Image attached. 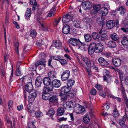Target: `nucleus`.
Here are the masks:
<instances>
[{
	"label": "nucleus",
	"instance_id": "5fc2aeb1",
	"mask_svg": "<svg viewBox=\"0 0 128 128\" xmlns=\"http://www.w3.org/2000/svg\"><path fill=\"white\" fill-rule=\"evenodd\" d=\"M35 98L30 95L28 97V101L30 103L34 101Z\"/></svg>",
	"mask_w": 128,
	"mask_h": 128
},
{
	"label": "nucleus",
	"instance_id": "0e129e2a",
	"mask_svg": "<svg viewBox=\"0 0 128 128\" xmlns=\"http://www.w3.org/2000/svg\"><path fill=\"white\" fill-rule=\"evenodd\" d=\"M90 66H89V67L90 68H92L96 70H97L98 69V68L96 67V66L94 64L93 62L92 63V64H91Z\"/></svg>",
	"mask_w": 128,
	"mask_h": 128
},
{
	"label": "nucleus",
	"instance_id": "6ab92c4d",
	"mask_svg": "<svg viewBox=\"0 0 128 128\" xmlns=\"http://www.w3.org/2000/svg\"><path fill=\"white\" fill-rule=\"evenodd\" d=\"M94 44H91L90 45L88 49V52L89 54L90 55H92L94 53V47L95 45Z\"/></svg>",
	"mask_w": 128,
	"mask_h": 128
},
{
	"label": "nucleus",
	"instance_id": "393cba45",
	"mask_svg": "<svg viewBox=\"0 0 128 128\" xmlns=\"http://www.w3.org/2000/svg\"><path fill=\"white\" fill-rule=\"evenodd\" d=\"M58 100L57 97L56 96H53L51 97H50L49 101V102L54 103L56 102Z\"/></svg>",
	"mask_w": 128,
	"mask_h": 128
},
{
	"label": "nucleus",
	"instance_id": "7c9ffc66",
	"mask_svg": "<svg viewBox=\"0 0 128 128\" xmlns=\"http://www.w3.org/2000/svg\"><path fill=\"white\" fill-rule=\"evenodd\" d=\"M90 114H85L83 118V120L84 122L86 124L88 123L90 120V118H89Z\"/></svg>",
	"mask_w": 128,
	"mask_h": 128
},
{
	"label": "nucleus",
	"instance_id": "1a4fd4ad",
	"mask_svg": "<svg viewBox=\"0 0 128 128\" xmlns=\"http://www.w3.org/2000/svg\"><path fill=\"white\" fill-rule=\"evenodd\" d=\"M79 41L78 39L72 38H70L68 40L69 43L73 46H76L78 44Z\"/></svg>",
	"mask_w": 128,
	"mask_h": 128
},
{
	"label": "nucleus",
	"instance_id": "473e14b6",
	"mask_svg": "<svg viewBox=\"0 0 128 128\" xmlns=\"http://www.w3.org/2000/svg\"><path fill=\"white\" fill-rule=\"evenodd\" d=\"M51 96L50 94H46L43 93L42 96V98L44 100H49L50 96Z\"/></svg>",
	"mask_w": 128,
	"mask_h": 128
},
{
	"label": "nucleus",
	"instance_id": "de8ad7c7",
	"mask_svg": "<svg viewBox=\"0 0 128 128\" xmlns=\"http://www.w3.org/2000/svg\"><path fill=\"white\" fill-rule=\"evenodd\" d=\"M54 114V109L51 108L47 113V114L50 116H53Z\"/></svg>",
	"mask_w": 128,
	"mask_h": 128
},
{
	"label": "nucleus",
	"instance_id": "a19ab883",
	"mask_svg": "<svg viewBox=\"0 0 128 128\" xmlns=\"http://www.w3.org/2000/svg\"><path fill=\"white\" fill-rule=\"evenodd\" d=\"M31 14V10L29 8H27L26 11L25 16L27 17L28 18L30 16Z\"/></svg>",
	"mask_w": 128,
	"mask_h": 128
},
{
	"label": "nucleus",
	"instance_id": "cd10ccee",
	"mask_svg": "<svg viewBox=\"0 0 128 128\" xmlns=\"http://www.w3.org/2000/svg\"><path fill=\"white\" fill-rule=\"evenodd\" d=\"M108 47L112 48H115L116 46V42L111 40L108 42Z\"/></svg>",
	"mask_w": 128,
	"mask_h": 128
},
{
	"label": "nucleus",
	"instance_id": "c9c22d12",
	"mask_svg": "<svg viewBox=\"0 0 128 128\" xmlns=\"http://www.w3.org/2000/svg\"><path fill=\"white\" fill-rule=\"evenodd\" d=\"M118 10L120 11V13L122 16H123L126 12V10L123 6H121L118 9Z\"/></svg>",
	"mask_w": 128,
	"mask_h": 128
},
{
	"label": "nucleus",
	"instance_id": "4be33fe9",
	"mask_svg": "<svg viewBox=\"0 0 128 128\" xmlns=\"http://www.w3.org/2000/svg\"><path fill=\"white\" fill-rule=\"evenodd\" d=\"M51 80L50 78L47 77L45 78L43 80V83L44 85L48 86L52 83Z\"/></svg>",
	"mask_w": 128,
	"mask_h": 128
},
{
	"label": "nucleus",
	"instance_id": "b1692460",
	"mask_svg": "<svg viewBox=\"0 0 128 128\" xmlns=\"http://www.w3.org/2000/svg\"><path fill=\"white\" fill-rule=\"evenodd\" d=\"M53 45L58 49H60L62 46V44L60 41H56L53 43Z\"/></svg>",
	"mask_w": 128,
	"mask_h": 128
},
{
	"label": "nucleus",
	"instance_id": "e2e57ef3",
	"mask_svg": "<svg viewBox=\"0 0 128 128\" xmlns=\"http://www.w3.org/2000/svg\"><path fill=\"white\" fill-rule=\"evenodd\" d=\"M96 90L94 88H92L91 90V94L92 95H94L96 94Z\"/></svg>",
	"mask_w": 128,
	"mask_h": 128
},
{
	"label": "nucleus",
	"instance_id": "bf43d9fd",
	"mask_svg": "<svg viewBox=\"0 0 128 128\" xmlns=\"http://www.w3.org/2000/svg\"><path fill=\"white\" fill-rule=\"evenodd\" d=\"M104 55L107 58H109L112 56V54L110 52H105L104 53Z\"/></svg>",
	"mask_w": 128,
	"mask_h": 128
},
{
	"label": "nucleus",
	"instance_id": "8fccbe9b",
	"mask_svg": "<svg viewBox=\"0 0 128 128\" xmlns=\"http://www.w3.org/2000/svg\"><path fill=\"white\" fill-rule=\"evenodd\" d=\"M35 114L36 117L37 118L41 117L42 116V113L40 111L36 112Z\"/></svg>",
	"mask_w": 128,
	"mask_h": 128
},
{
	"label": "nucleus",
	"instance_id": "ddd939ff",
	"mask_svg": "<svg viewBox=\"0 0 128 128\" xmlns=\"http://www.w3.org/2000/svg\"><path fill=\"white\" fill-rule=\"evenodd\" d=\"M65 108H72L73 102L70 101H68L66 102H65L63 104Z\"/></svg>",
	"mask_w": 128,
	"mask_h": 128
},
{
	"label": "nucleus",
	"instance_id": "69168bd1",
	"mask_svg": "<svg viewBox=\"0 0 128 128\" xmlns=\"http://www.w3.org/2000/svg\"><path fill=\"white\" fill-rule=\"evenodd\" d=\"M124 67L125 74H127L128 73V66L124 65Z\"/></svg>",
	"mask_w": 128,
	"mask_h": 128
},
{
	"label": "nucleus",
	"instance_id": "a211bd4d",
	"mask_svg": "<svg viewBox=\"0 0 128 128\" xmlns=\"http://www.w3.org/2000/svg\"><path fill=\"white\" fill-rule=\"evenodd\" d=\"M46 61L44 59H42L41 60L38 61L36 64L35 66L36 67L40 65H42L44 67H45L46 65Z\"/></svg>",
	"mask_w": 128,
	"mask_h": 128
},
{
	"label": "nucleus",
	"instance_id": "680f3d73",
	"mask_svg": "<svg viewBox=\"0 0 128 128\" xmlns=\"http://www.w3.org/2000/svg\"><path fill=\"white\" fill-rule=\"evenodd\" d=\"M95 87L98 90H101L102 89V86L100 85L97 84L96 85Z\"/></svg>",
	"mask_w": 128,
	"mask_h": 128
},
{
	"label": "nucleus",
	"instance_id": "c85d7f7f",
	"mask_svg": "<svg viewBox=\"0 0 128 128\" xmlns=\"http://www.w3.org/2000/svg\"><path fill=\"white\" fill-rule=\"evenodd\" d=\"M64 108H60L57 110V114L58 116H61L64 114Z\"/></svg>",
	"mask_w": 128,
	"mask_h": 128
},
{
	"label": "nucleus",
	"instance_id": "c756f323",
	"mask_svg": "<svg viewBox=\"0 0 128 128\" xmlns=\"http://www.w3.org/2000/svg\"><path fill=\"white\" fill-rule=\"evenodd\" d=\"M27 111L30 113H32L34 112V110L33 109V106L31 104H28L27 105Z\"/></svg>",
	"mask_w": 128,
	"mask_h": 128
},
{
	"label": "nucleus",
	"instance_id": "58836bf2",
	"mask_svg": "<svg viewBox=\"0 0 128 128\" xmlns=\"http://www.w3.org/2000/svg\"><path fill=\"white\" fill-rule=\"evenodd\" d=\"M80 22L78 20H75L73 22V24L74 26L77 28L80 27Z\"/></svg>",
	"mask_w": 128,
	"mask_h": 128
},
{
	"label": "nucleus",
	"instance_id": "3c124183",
	"mask_svg": "<svg viewBox=\"0 0 128 128\" xmlns=\"http://www.w3.org/2000/svg\"><path fill=\"white\" fill-rule=\"evenodd\" d=\"M72 70L74 74H76L79 72V70L77 66H74L72 68Z\"/></svg>",
	"mask_w": 128,
	"mask_h": 128
},
{
	"label": "nucleus",
	"instance_id": "2eb2a0df",
	"mask_svg": "<svg viewBox=\"0 0 128 128\" xmlns=\"http://www.w3.org/2000/svg\"><path fill=\"white\" fill-rule=\"evenodd\" d=\"M115 25V22L113 20H110L107 22L106 26L108 29H110L113 28Z\"/></svg>",
	"mask_w": 128,
	"mask_h": 128
},
{
	"label": "nucleus",
	"instance_id": "f03ea898",
	"mask_svg": "<svg viewBox=\"0 0 128 128\" xmlns=\"http://www.w3.org/2000/svg\"><path fill=\"white\" fill-rule=\"evenodd\" d=\"M74 109L78 114H82L85 111V108L84 106H82L79 104H76L74 107Z\"/></svg>",
	"mask_w": 128,
	"mask_h": 128
},
{
	"label": "nucleus",
	"instance_id": "f704fd0d",
	"mask_svg": "<svg viewBox=\"0 0 128 128\" xmlns=\"http://www.w3.org/2000/svg\"><path fill=\"white\" fill-rule=\"evenodd\" d=\"M74 81L72 79L68 80L67 82V86L70 87L74 85Z\"/></svg>",
	"mask_w": 128,
	"mask_h": 128
},
{
	"label": "nucleus",
	"instance_id": "37998d69",
	"mask_svg": "<svg viewBox=\"0 0 128 128\" xmlns=\"http://www.w3.org/2000/svg\"><path fill=\"white\" fill-rule=\"evenodd\" d=\"M92 36L94 40L98 39L100 38L98 34L96 32H93L92 34Z\"/></svg>",
	"mask_w": 128,
	"mask_h": 128
},
{
	"label": "nucleus",
	"instance_id": "6e6d98bb",
	"mask_svg": "<svg viewBox=\"0 0 128 128\" xmlns=\"http://www.w3.org/2000/svg\"><path fill=\"white\" fill-rule=\"evenodd\" d=\"M84 21L86 23L89 24H90V23L92 21V20L90 18H86L84 19Z\"/></svg>",
	"mask_w": 128,
	"mask_h": 128
},
{
	"label": "nucleus",
	"instance_id": "774afa93",
	"mask_svg": "<svg viewBox=\"0 0 128 128\" xmlns=\"http://www.w3.org/2000/svg\"><path fill=\"white\" fill-rule=\"evenodd\" d=\"M43 42L41 40H39V42L36 43L37 45L39 46H41L43 44Z\"/></svg>",
	"mask_w": 128,
	"mask_h": 128
},
{
	"label": "nucleus",
	"instance_id": "09e8293b",
	"mask_svg": "<svg viewBox=\"0 0 128 128\" xmlns=\"http://www.w3.org/2000/svg\"><path fill=\"white\" fill-rule=\"evenodd\" d=\"M59 62L62 66H64L67 63V62L66 60L64 59H59Z\"/></svg>",
	"mask_w": 128,
	"mask_h": 128
},
{
	"label": "nucleus",
	"instance_id": "79ce46f5",
	"mask_svg": "<svg viewBox=\"0 0 128 128\" xmlns=\"http://www.w3.org/2000/svg\"><path fill=\"white\" fill-rule=\"evenodd\" d=\"M76 90H75L73 92L71 91L68 93V95L70 97H71V98L74 97L76 96Z\"/></svg>",
	"mask_w": 128,
	"mask_h": 128
},
{
	"label": "nucleus",
	"instance_id": "4c0bfd02",
	"mask_svg": "<svg viewBox=\"0 0 128 128\" xmlns=\"http://www.w3.org/2000/svg\"><path fill=\"white\" fill-rule=\"evenodd\" d=\"M30 36L33 38H35L37 34L36 32L33 29H32L30 31Z\"/></svg>",
	"mask_w": 128,
	"mask_h": 128
},
{
	"label": "nucleus",
	"instance_id": "423d86ee",
	"mask_svg": "<svg viewBox=\"0 0 128 128\" xmlns=\"http://www.w3.org/2000/svg\"><path fill=\"white\" fill-rule=\"evenodd\" d=\"M82 6L83 8L86 10H90L92 6V4L88 1H86L82 2Z\"/></svg>",
	"mask_w": 128,
	"mask_h": 128
},
{
	"label": "nucleus",
	"instance_id": "9b49d317",
	"mask_svg": "<svg viewBox=\"0 0 128 128\" xmlns=\"http://www.w3.org/2000/svg\"><path fill=\"white\" fill-rule=\"evenodd\" d=\"M70 26L69 25L65 24L64 26L62 28V32L65 34H67L70 32Z\"/></svg>",
	"mask_w": 128,
	"mask_h": 128
},
{
	"label": "nucleus",
	"instance_id": "f3484780",
	"mask_svg": "<svg viewBox=\"0 0 128 128\" xmlns=\"http://www.w3.org/2000/svg\"><path fill=\"white\" fill-rule=\"evenodd\" d=\"M108 9L106 8L105 7L102 8L100 11V14L101 15V18H102L103 16H106L108 13Z\"/></svg>",
	"mask_w": 128,
	"mask_h": 128
},
{
	"label": "nucleus",
	"instance_id": "864d4df0",
	"mask_svg": "<svg viewBox=\"0 0 128 128\" xmlns=\"http://www.w3.org/2000/svg\"><path fill=\"white\" fill-rule=\"evenodd\" d=\"M28 126L29 128H36L34 123L32 122H29L28 124Z\"/></svg>",
	"mask_w": 128,
	"mask_h": 128
},
{
	"label": "nucleus",
	"instance_id": "a18cd8bd",
	"mask_svg": "<svg viewBox=\"0 0 128 128\" xmlns=\"http://www.w3.org/2000/svg\"><path fill=\"white\" fill-rule=\"evenodd\" d=\"M14 45L16 54L18 55L19 54V52L18 50V48L19 45V43L18 42H15L14 43Z\"/></svg>",
	"mask_w": 128,
	"mask_h": 128
},
{
	"label": "nucleus",
	"instance_id": "aec40b11",
	"mask_svg": "<svg viewBox=\"0 0 128 128\" xmlns=\"http://www.w3.org/2000/svg\"><path fill=\"white\" fill-rule=\"evenodd\" d=\"M126 116L124 115L122 119H120L119 120L120 124L122 127L124 126V128H126L127 127V126L125 125V122L126 121Z\"/></svg>",
	"mask_w": 128,
	"mask_h": 128
},
{
	"label": "nucleus",
	"instance_id": "f8f14e48",
	"mask_svg": "<svg viewBox=\"0 0 128 128\" xmlns=\"http://www.w3.org/2000/svg\"><path fill=\"white\" fill-rule=\"evenodd\" d=\"M33 89V86L32 82L28 83L25 86V90L28 92H30Z\"/></svg>",
	"mask_w": 128,
	"mask_h": 128
},
{
	"label": "nucleus",
	"instance_id": "39448f33",
	"mask_svg": "<svg viewBox=\"0 0 128 128\" xmlns=\"http://www.w3.org/2000/svg\"><path fill=\"white\" fill-rule=\"evenodd\" d=\"M70 76V71L68 70L64 71L61 76V79L62 81L67 80Z\"/></svg>",
	"mask_w": 128,
	"mask_h": 128
},
{
	"label": "nucleus",
	"instance_id": "ea45409f",
	"mask_svg": "<svg viewBox=\"0 0 128 128\" xmlns=\"http://www.w3.org/2000/svg\"><path fill=\"white\" fill-rule=\"evenodd\" d=\"M112 114L114 118H117L119 116V114L118 110L116 108L114 110Z\"/></svg>",
	"mask_w": 128,
	"mask_h": 128
},
{
	"label": "nucleus",
	"instance_id": "5701e85b",
	"mask_svg": "<svg viewBox=\"0 0 128 128\" xmlns=\"http://www.w3.org/2000/svg\"><path fill=\"white\" fill-rule=\"evenodd\" d=\"M70 87L64 86H63L61 88V92L64 93H67L69 92L70 90Z\"/></svg>",
	"mask_w": 128,
	"mask_h": 128
},
{
	"label": "nucleus",
	"instance_id": "20e7f679",
	"mask_svg": "<svg viewBox=\"0 0 128 128\" xmlns=\"http://www.w3.org/2000/svg\"><path fill=\"white\" fill-rule=\"evenodd\" d=\"M74 15L72 14L71 16L67 14L64 16L62 18V20L63 23H66L69 22L70 20H72L74 18L73 17L74 16Z\"/></svg>",
	"mask_w": 128,
	"mask_h": 128
},
{
	"label": "nucleus",
	"instance_id": "72a5a7b5",
	"mask_svg": "<svg viewBox=\"0 0 128 128\" xmlns=\"http://www.w3.org/2000/svg\"><path fill=\"white\" fill-rule=\"evenodd\" d=\"M122 44L124 46H128V38L124 37L123 39L121 41Z\"/></svg>",
	"mask_w": 128,
	"mask_h": 128
},
{
	"label": "nucleus",
	"instance_id": "49530a36",
	"mask_svg": "<svg viewBox=\"0 0 128 128\" xmlns=\"http://www.w3.org/2000/svg\"><path fill=\"white\" fill-rule=\"evenodd\" d=\"M118 74L120 78L122 80L123 79V78L124 77V74L123 72L121 70H118Z\"/></svg>",
	"mask_w": 128,
	"mask_h": 128
},
{
	"label": "nucleus",
	"instance_id": "e433bc0d",
	"mask_svg": "<svg viewBox=\"0 0 128 128\" xmlns=\"http://www.w3.org/2000/svg\"><path fill=\"white\" fill-rule=\"evenodd\" d=\"M84 37L85 40L86 42H88L90 41L92 39L91 36L89 34H86L84 35Z\"/></svg>",
	"mask_w": 128,
	"mask_h": 128
},
{
	"label": "nucleus",
	"instance_id": "4468645a",
	"mask_svg": "<svg viewBox=\"0 0 128 128\" xmlns=\"http://www.w3.org/2000/svg\"><path fill=\"white\" fill-rule=\"evenodd\" d=\"M82 60L85 62L87 66L88 67L90 66L92 62H91L90 60L86 57H82Z\"/></svg>",
	"mask_w": 128,
	"mask_h": 128
},
{
	"label": "nucleus",
	"instance_id": "9d476101",
	"mask_svg": "<svg viewBox=\"0 0 128 128\" xmlns=\"http://www.w3.org/2000/svg\"><path fill=\"white\" fill-rule=\"evenodd\" d=\"M98 62L102 66H107L109 64L108 62L102 57H101L98 58Z\"/></svg>",
	"mask_w": 128,
	"mask_h": 128
},
{
	"label": "nucleus",
	"instance_id": "dca6fc26",
	"mask_svg": "<svg viewBox=\"0 0 128 128\" xmlns=\"http://www.w3.org/2000/svg\"><path fill=\"white\" fill-rule=\"evenodd\" d=\"M42 79L41 76L38 77L36 79L35 82L36 86L38 87H39L42 82Z\"/></svg>",
	"mask_w": 128,
	"mask_h": 128
},
{
	"label": "nucleus",
	"instance_id": "2f4dec72",
	"mask_svg": "<svg viewBox=\"0 0 128 128\" xmlns=\"http://www.w3.org/2000/svg\"><path fill=\"white\" fill-rule=\"evenodd\" d=\"M111 39L114 41H116L119 39V38L116 34L113 33L111 34L110 36Z\"/></svg>",
	"mask_w": 128,
	"mask_h": 128
},
{
	"label": "nucleus",
	"instance_id": "0eeeda50",
	"mask_svg": "<svg viewBox=\"0 0 128 128\" xmlns=\"http://www.w3.org/2000/svg\"><path fill=\"white\" fill-rule=\"evenodd\" d=\"M112 61L113 65L115 67H118L120 66L121 63L120 59L117 58H114L112 59Z\"/></svg>",
	"mask_w": 128,
	"mask_h": 128
},
{
	"label": "nucleus",
	"instance_id": "6e6552de",
	"mask_svg": "<svg viewBox=\"0 0 128 128\" xmlns=\"http://www.w3.org/2000/svg\"><path fill=\"white\" fill-rule=\"evenodd\" d=\"M51 83H52V85L53 87L55 88H58L61 85V83L60 80L57 79L53 80Z\"/></svg>",
	"mask_w": 128,
	"mask_h": 128
},
{
	"label": "nucleus",
	"instance_id": "412c9836",
	"mask_svg": "<svg viewBox=\"0 0 128 128\" xmlns=\"http://www.w3.org/2000/svg\"><path fill=\"white\" fill-rule=\"evenodd\" d=\"M59 96L60 97V100L62 101L65 102L67 100L68 95L67 94L60 92Z\"/></svg>",
	"mask_w": 128,
	"mask_h": 128
},
{
	"label": "nucleus",
	"instance_id": "c03bdc74",
	"mask_svg": "<svg viewBox=\"0 0 128 128\" xmlns=\"http://www.w3.org/2000/svg\"><path fill=\"white\" fill-rule=\"evenodd\" d=\"M93 8L96 12H97L100 10V4L95 5L93 6Z\"/></svg>",
	"mask_w": 128,
	"mask_h": 128
},
{
	"label": "nucleus",
	"instance_id": "603ef678",
	"mask_svg": "<svg viewBox=\"0 0 128 128\" xmlns=\"http://www.w3.org/2000/svg\"><path fill=\"white\" fill-rule=\"evenodd\" d=\"M107 38V36L106 34H103L102 35L100 38L101 40L104 41Z\"/></svg>",
	"mask_w": 128,
	"mask_h": 128
},
{
	"label": "nucleus",
	"instance_id": "a878e982",
	"mask_svg": "<svg viewBox=\"0 0 128 128\" xmlns=\"http://www.w3.org/2000/svg\"><path fill=\"white\" fill-rule=\"evenodd\" d=\"M30 4L33 5L32 10H35L37 8V3L36 0H31L30 2Z\"/></svg>",
	"mask_w": 128,
	"mask_h": 128
},
{
	"label": "nucleus",
	"instance_id": "7ed1b4c3",
	"mask_svg": "<svg viewBox=\"0 0 128 128\" xmlns=\"http://www.w3.org/2000/svg\"><path fill=\"white\" fill-rule=\"evenodd\" d=\"M92 44H94L95 45L94 47V52L96 53L102 52L103 50V46L101 44H96L94 43H92Z\"/></svg>",
	"mask_w": 128,
	"mask_h": 128
},
{
	"label": "nucleus",
	"instance_id": "13d9d810",
	"mask_svg": "<svg viewBox=\"0 0 128 128\" xmlns=\"http://www.w3.org/2000/svg\"><path fill=\"white\" fill-rule=\"evenodd\" d=\"M15 74L18 76H20L21 75L20 71V68H17L16 70L15 73Z\"/></svg>",
	"mask_w": 128,
	"mask_h": 128
},
{
	"label": "nucleus",
	"instance_id": "f257e3e1",
	"mask_svg": "<svg viewBox=\"0 0 128 128\" xmlns=\"http://www.w3.org/2000/svg\"><path fill=\"white\" fill-rule=\"evenodd\" d=\"M43 17H40L38 19V21L40 24H39L40 27L42 30H44L46 31L48 30V27L44 21V19H43Z\"/></svg>",
	"mask_w": 128,
	"mask_h": 128
},
{
	"label": "nucleus",
	"instance_id": "338daca9",
	"mask_svg": "<svg viewBox=\"0 0 128 128\" xmlns=\"http://www.w3.org/2000/svg\"><path fill=\"white\" fill-rule=\"evenodd\" d=\"M99 94L104 98H105L106 96V94L105 93H104L103 91H100L99 92Z\"/></svg>",
	"mask_w": 128,
	"mask_h": 128
},
{
	"label": "nucleus",
	"instance_id": "bb28decb",
	"mask_svg": "<svg viewBox=\"0 0 128 128\" xmlns=\"http://www.w3.org/2000/svg\"><path fill=\"white\" fill-rule=\"evenodd\" d=\"M50 80L56 78V73L54 71H50L48 74Z\"/></svg>",
	"mask_w": 128,
	"mask_h": 128
},
{
	"label": "nucleus",
	"instance_id": "4d7b16f0",
	"mask_svg": "<svg viewBox=\"0 0 128 128\" xmlns=\"http://www.w3.org/2000/svg\"><path fill=\"white\" fill-rule=\"evenodd\" d=\"M122 93L123 98V99L127 97L126 95L125 90H124V88H122Z\"/></svg>",
	"mask_w": 128,
	"mask_h": 128
},
{
	"label": "nucleus",
	"instance_id": "052dcab7",
	"mask_svg": "<svg viewBox=\"0 0 128 128\" xmlns=\"http://www.w3.org/2000/svg\"><path fill=\"white\" fill-rule=\"evenodd\" d=\"M61 19V18L59 17L58 18V20H55L54 23V25H57L60 22Z\"/></svg>",
	"mask_w": 128,
	"mask_h": 128
}]
</instances>
